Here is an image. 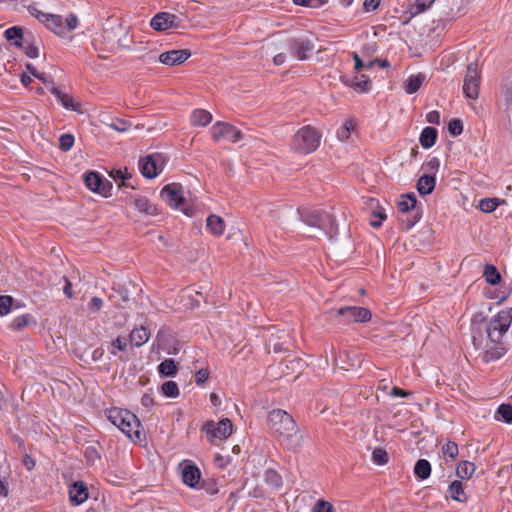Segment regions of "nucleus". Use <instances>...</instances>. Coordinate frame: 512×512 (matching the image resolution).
Masks as SVG:
<instances>
[{"mask_svg":"<svg viewBox=\"0 0 512 512\" xmlns=\"http://www.w3.org/2000/svg\"><path fill=\"white\" fill-rule=\"evenodd\" d=\"M69 498L72 504L80 505L88 498V489L83 482H74L69 489Z\"/></svg>","mask_w":512,"mask_h":512,"instance_id":"19","label":"nucleus"},{"mask_svg":"<svg viewBox=\"0 0 512 512\" xmlns=\"http://www.w3.org/2000/svg\"><path fill=\"white\" fill-rule=\"evenodd\" d=\"M448 131L453 136H458L463 131L462 121L459 119H452L448 124Z\"/></svg>","mask_w":512,"mask_h":512,"instance_id":"47","label":"nucleus"},{"mask_svg":"<svg viewBox=\"0 0 512 512\" xmlns=\"http://www.w3.org/2000/svg\"><path fill=\"white\" fill-rule=\"evenodd\" d=\"M26 68L31 75H33L34 77H36L37 79H39L40 81H42L45 84L48 83L46 75L44 73H39L33 65L27 64Z\"/></svg>","mask_w":512,"mask_h":512,"instance_id":"54","label":"nucleus"},{"mask_svg":"<svg viewBox=\"0 0 512 512\" xmlns=\"http://www.w3.org/2000/svg\"><path fill=\"white\" fill-rule=\"evenodd\" d=\"M25 54L29 58H37L39 56V49L33 44H29L25 47Z\"/></svg>","mask_w":512,"mask_h":512,"instance_id":"58","label":"nucleus"},{"mask_svg":"<svg viewBox=\"0 0 512 512\" xmlns=\"http://www.w3.org/2000/svg\"><path fill=\"white\" fill-rule=\"evenodd\" d=\"M108 126L117 132H126L132 127V124L125 119L116 118L112 119Z\"/></svg>","mask_w":512,"mask_h":512,"instance_id":"44","label":"nucleus"},{"mask_svg":"<svg viewBox=\"0 0 512 512\" xmlns=\"http://www.w3.org/2000/svg\"><path fill=\"white\" fill-rule=\"evenodd\" d=\"M415 475L424 480L427 479L431 474V465L429 461L425 459H419L414 466Z\"/></svg>","mask_w":512,"mask_h":512,"instance_id":"33","label":"nucleus"},{"mask_svg":"<svg viewBox=\"0 0 512 512\" xmlns=\"http://www.w3.org/2000/svg\"><path fill=\"white\" fill-rule=\"evenodd\" d=\"M265 482L274 489H279L282 486V477L272 469L265 472Z\"/></svg>","mask_w":512,"mask_h":512,"instance_id":"38","label":"nucleus"},{"mask_svg":"<svg viewBox=\"0 0 512 512\" xmlns=\"http://www.w3.org/2000/svg\"><path fill=\"white\" fill-rule=\"evenodd\" d=\"M150 25L156 31H166L178 28L180 20L175 14L159 12L151 19Z\"/></svg>","mask_w":512,"mask_h":512,"instance_id":"14","label":"nucleus"},{"mask_svg":"<svg viewBox=\"0 0 512 512\" xmlns=\"http://www.w3.org/2000/svg\"><path fill=\"white\" fill-rule=\"evenodd\" d=\"M426 80V75L421 72L414 75H410L404 83L405 92L407 94H413L417 92Z\"/></svg>","mask_w":512,"mask_h":512,"instance_id":"24","label":"nucleus"},{"mask_svg":"<svg viewBox=\"0 0 512 512\" xmlns=\"http://www.w3.org/2000/svg\"><path fill=\"white\" fill-rule=\"evenodd\" d=\"M448 496L458 502L464 503L467 501V495L464 492L462 483L459 480L451 482L448 487Z\"/></svg>","mask_w":512,"mask_h":512,"instance_id":"28","label":"nucleus"},{"mask_svg":"<svg viewBox=\"0 0 512 512\" xmlns=\"http://www.w3.org/2000/svg\"><path fill=\"white\" fill-rule=\"evenodd\" d=\"M85 458L89 463H94L96 460L100 458V455L97 451V449L94 446H88L85 449Z\"/></svg>","mask_w":512,"mask_h":512,"instance_id":"50","label":"nucleus"},{"mask_svg":"<svg viewBox=\"0 0 512 512\" xmlns=\"http://www.w3.org/2000/svg\"><path fill=\"white\" fill-rule=\"evenodd\" d=\"M212 114L204 109H195L190 115V122L193 126L205 127L212 122Z\"/></svg>","mask_w":512,"mask_h":512,"instance_id":"22","label":"nucleus"},{"mask_svg":"<svg viewBox=\"0 0 512 512\" xmlns=\"http://www.w3.org/2000/svg\"><path fill=\"white\" fill-rule=\"evenodd\" d=\"M28 321H29V316L28 315H21V316L16 317L13 320L11 326L14 329H21V328L25 327L28 324Z\"/></svg>","mask_w":512,"mask_h":512,"instance_id":"53","label":"nucleus"},{"mask_svg":"<svg viewBox=\"0 0 512 512\" xmlns=\"http://www.w3.org/2000/svg\"><path fill=\"white\" fill-rule=\"evenodd\" d=\"M108 419L131 441L140 442L142 440L141 423L135 414L125 409L112 408L108 411Z\"/></svg>","mask_w":512,"mask_h":512,"instance_id":"4","label":"nucleus"},{"mask_svg":"<svg viewBox=\"0 0 512 512\" xmlns=\"http://www.w3.org/2000/svg\"><path fill=\"white\" fill-rule=\"evenodd\" d=\"M211 137L214 141L218 142L225 140L228 142L236 143L241 137V131L235 126L226 122L218 121L214 123L210 129Z\"/></svg>","mask_w":512,"mask_h":512,"instance_id":"8","label":"nucleus"},{"mask_svg":"<svg viewBox=\"0 0 512 512\" xmlns=\"http://www.w3.org/2000/svg\"><path fill=\"white\" fill-rule=\"evenodd\" d=\"M158 372L163 376H173L177 372V365L173 359H165L158 365Z\"/></svg>","mask_w":512,"mask_h":512,"instance_id":"35","label":"nucleus"},{"mask_svg":"<svg viewBox=\"0 0 512 512\" xmlns=\"http://www.w3.org/2000/svg\"><path fill=\"white\" fill-rule=\"evenodd\" d=\"M496 420H502L506 423H512V406L508 404H501L496 413Z\"/></svg>","mask_w":512,"mask_h":512,"instance_id":"37","label":"nucleus"},{"mask_svg":"<svg viewBox=\"0 0 512 512\" xmlns=\"http://www.w3.org/2000/svg\"><path fill=\"white\" fill-rule=\"evenodd\" d=\"M135 209L145 215L155 216L158 214V209L155 204L150 202L146 197H136L132 202Z\"/></svg>","mask_w":512,"mask_h":512,"instance_id":"20","label":"nucleus"},{"mask_svg":"<svg viewBox=\"0 0 512 512\" xmlns=\"http://www.w3.org/2000/svg\"><path fill=\"white\" fill-rule=\"evenodd\" d=\"M435 177L431 174L421 176L417 181V190L421 195L430 194L435 188Z\"/></svg>","mask_w":512,"mask_h":512,"instance_id":"26","label":"nucleus"},{"mask_svg":"<svg viewBox=\"0 0 512 512\" xmlns=\"http://www.w3.org/2000/svg\"><path fill=\"white\" fill-rule=\"evenodd\" d=\"M88 189L104 197L111 195L112 184L97 172H89L84 178Z\"/></svg>","mask_w":512,"mask_h":512,"instance_id":"10","label":"nucleus"},{"mask_svg":"<svg viewBox=\"0 0 512 512\" xmlns=\"http://www.w3.org/2000/svg\"><path fill=\"white\" fill-rule=\"evenodd\" d=\"M416 203H417L416 196L413 193L402 195L400 200L397 203L399 212L404 213V214H406L408 212L413 213L412 219L406 220L407 221V224H406L407 229L412 228L419 221V219L421 217L418 210H416Z\"/></svg>","mask_w":512,"mask_h":512,"instance_id":"11","label":"nucleus"},{"mask_svg":"<svg viewBox=\"0 0 512 512\" xmlns=\"http://www.w3.org/2000/svg\"><path fill=\"white\" fill-rule=\"evenodd\" d=\"M149 338L150 331L145 326L135 327L129 335L131 344L136 347L143 346L148 342Z\"/></svg>","mask_w":512,"mask_h":512,"instance_id":"21","label":"nucleus"},{"mask_svg":"<svg viewBox=\"0 0 512 512\" xmlns=\"http://www.w3.org/2000/svg\"><path fill=\"white\" fill-rule=\"evenodd\" d=\"M426 120L431 124H439L440 123V113L436 110H432L427 113Z\"/></svg>","mask_w":512,"mask_h":512,"instance_id":"57","label":"nucleus"},{"mask_svg":"<svg viewBox=\"0 0 512 512\" xmlns=\"http://www.w3.org/2000/svg\"><path fill=\"white\" fill-rule=\"evenodd\" d=\"M154 403V399L152 397V395L150 393H145L142 397H141V404L144 406V407H150L152 406Z\"/></svg>","mask_w":512,"mask_h":512,"instance_id":"60","label":"nucleus"},{"mask_svg":"<svg viewBox=\"0 0 512 512\" xmlns=\"http://www.w3.org/2000/svg\"><path fill=\"white\" fill-rule=\"evenodd\" d=\"M190 55L191 53L186 49L170 50L159 55V62L168 66H175L186 61Z\"/></svg>","mask_w":512,"mask_h":512,"instance_id":"17","label":"nucleus"},{"mask_svg":"<svg viewBox=\"0 0 512 512\" xmlns=\"http://www.w3.org/2000/svg\"><path fill=\"white\" fill-rule=\"evenodd\" d=\"M372 461L377 465H384L388 461V454L384 449L376 448L372 452Z\"/></svg>","mask_w":512,"mask_h":512,"instance_id":"45","label":"nucleus"},{"mask_svg":"<svg viewBox=\"0 0 512 512\" xmlns=\"http://www.w3.org/2000/svg\"><path fill=\"white\" fill-rule=\"evenodd\" d=\"M209 373L207 370L200 369L195 375V382L197 385H202L207 381Z\"/></svg>","mask_w":512,"mask_h":512,"instance_id":"56","label":"nucleus"},{"mask_svg":"<svg viewBox=\"0 0 512 512\" xmlns=\"http://www.w3.org/2000/svg\"><path fill=\"white\" fill-rule=\"evenodd\" d=\"M162 393L169 398H176L179 395V389L174 381H166L161 387Z\"/></svg>","mask_w":512,"mask_h":512,"instance_id":"41","label":"nucleus"},{"mask_svg":"<svg viewBox=\"0 0 512 512\" xmlns=\"http://www.w3.org/2000/svg\"><path fill=\"white\" fill-rule=\"evenodd\" d=\"M182 481L185 485L194 488L199 483L201 473L199 468L191 463L180 464Z\"/></svg>","mask_w":512,"mask_h":512,"instance_id":"16","label":"nucleus"},{"mask_svg":"<svg viewBox=\"0 0 512 512\" xmlns=\"http://www.w3.org/2000/svg\"><path fill=\"white\" fill-rule=\"evenodd\" d=\"M337 314L342 316L346 322L364 323L371 319V312L363 307L347 306L338 309Z\"/></svg>","mask_w":512,"mask_h":512,"instance_id":"13","label":"nucleus"},{"mask_svg":"<svg viewBox=\"0 0 512 512\" xmlns=\"http://www.w3.org/2000/svg\"><path fill=\"white\" fill-rule=\"evenodd\" d=\"M438 132L433 127H425L419 137V142L424 149L431 148L437 139Z\"/></svg>","mask_w":512,"mask_h":512,"instance_id":"27","label":"nucleus"},{"mask_svg":"<svg viewBox=\"0 0 512 512\" xmlns=\"http://www.w3.org/2000/svg\"><path fill=\"white\" fill-rule=\"evenodd\" d=\"M28 12L31 16L37 18L47 29L58 36H65L67 33L75 30L78 26V18L70 13L65 17L56 14H47L41 12L35 6H29Z\"/></svg>","mask_w":512,"mask_h":512,"instance_id":"3","label":"nucleus"},{"mask_svg":"<svg viewBox=\"0 0 512 512\" xmlns=\"http://www.w3.org/2000/svg\"><path fill=\"white\" fill-rule=\"evenodd\" d=\"M5 37L8 41L13 42L15 46H22L23 33L21 28L16 26L8 28L5 31Z\"/></svg>","mask_w":512,"mask_h":512,"instance_id":"36","label":"nucleus"},{"mask_svg":"<svg viewBox=\"0 0 512 512\" xmlns=\"http://www.w3.org/2000/svg\"><path fill=\"white\" fill-rule=\"evenodd\" d=\"M103 306V301L101 298L99 297H93L89 304H88V308L90 311L92 312H97L99 311Z\"/></svg>","mask_w":512,"mask_h":512,"instance_id":"55","label":"nucleus"},{"mask_svg":"<svg viewBox=\"0 0 512 512\" xmlns=\"http://www.w3.org/2000/svg\"><path fill=\"white\" fill-rule=\"evenodd\" d=\"M512 307L499 311L487 324L488 340L485 344L482 358L484 362L500 359L512 345Z\"/></svg>","mask_w":512,"mask_h":512,"instance_id":"1","label":"nucleus"},{"mask_svg":"<svg viewBox=\"0 0 512 512\" xmlns=\"http://www.w3.org/2000/svg\"><path fill=\"white\" fill-rule=\"evenodd\" d=\"M499 205V200L497 198H484L479 202V209L482 212L490 213L493 212Z\"/></svg>","mask_w":512,"mask_h":512,"instance_id":"40","label":"nucleus"},{"mask_svg":"<svg viewBox=\"0 0 512 512\" xmlns=\"http://www.w3.org/2000/svg\"><path fill=\"white\" fill-rule=\"evenodd\" d=\"M440 160L437 157H432L426 164L425 168L429 174L434 175L439 170Z\"/></svg>","mask_w":512,"mask_h":512,"instance_id":"51","label":"nucleus"},{"mask_svg":"<svg viewBox=\"0 0 512 512\" xmlns=\"http://www.w3.org/2000/svg\"><path fill=\"white\" fill-rule=\"evenodd\" d=\"M353 59L355 61V65H354L355 71L358 72L364 68L365 63H363V61L361 60V58L359 57V55L357 53L353 54Z\"/></svg>","mask_w":512,"mask_h":512,"instance_id":"62","label":"nucleus"},{"mask_svg":"<svg viewBox=\"0 0 512 512\" xmlns=\"http://www.w3.org/2000/svg\"><path fill=\"white\" fill-rule=\"evenodd\" d=\"M314 50V44L310 39L299 38L289 41V51L298 60H306Z\"/></svg>","mask_w":512,"mask_h":512,"instance_id":"15","label":"nucleus"},{"mask_svg":"<svg viewBox=\"0 0 512 512\" xmlns=\"http://www.w3.org/2000/svg\"><path fill=\"white\" fill-rule=\"evenodd\" d=\"M342 82L353 88H358L362 92H366L369 90L370 82L365 75H357L354 77L342 76Z\"/></svg>","mask_w":512,"mask_h":512,"instance_id":"23","label":"nucleus"},{"mask_svg":"<svg viewBox=\"0 0 512 512\" xmlns=\"http://www.w3.org/2000/svg\"><path fill=\"white\" fill-rule=\"evenodd\" d=\"M435 0H414L409 2L408 13L410 17L413 18L421 13L428 11Z\"/></svg>","mask_w":512,"mask_h":512,"instance_id":"25","label":"nucleus"},{"mask_svg":"<svg viewBox=\"0 0 512 512\" xmlns=\"http://www.w3.org/2000/svg\"><path fill=\"white\" fill-rule=\"evenodd\" d=\"M295 5L316 8L326 3V0H293Z\"/></svg>","mask_w":512,"mask_h":512,"instance_id":"49","label":"nucleus"},{"mask_svg":"<svg viewBox=\"0 0 512 512\" xmlns=\"http://www.w3.org/2000/svg\"><path fill=\"white\" fill-rule=\"evenodd\" d=\"M483 276L487 283L496 285L501 281V275L494 265L487 264L483 270Z\"/></svg>","mask_w":512,"mask_h":512,"instance_id":"34","label":"nucleus"},{"mask_svg":"<svg viewBox=\"0 0 512 512\" xmlns=\"http://www.w3.org/2000/svg\"><path fill=\"white\" fill-rule=\"evenodd\" d=\"M51 84L50 91L53 95L61 102V104L68 110L77 111L78 110V104H75L72 97L69 95L61 92L58 88H56L53 83Z\"/></svg>","mask_w":512,"mask_h":512,"instance_id":"30","label":"nucleus"},{"mask_svg":"<svg viewBox=\"0 0 512 512\" xmlns=\"http://www.w3.org/2000/svg\"><path fill=\"white\" fill-rule=\"evenodd\" d=\"M232 422L228 419H222L215 426L213 423L206 426L207 433H211L213 437L226 439L232 434Z\"/></svg>","mask_w":512,"mask_h":512,"instance_id":"18","label":"nucleus"},{"mask_svg":"<svg viewBox=\"0 0 512 512\" xmlns=\"http://www.w3.org/2000/svg\"><path fill=\"white\" fill-rule=\"evenodd\" d=\"M206 228L215 236H220L224 233V221L217 215H210L206 220Z\"/></svg>","mask_w":512,"mask_h":512,"instance_id":"29","label":"nucleus"},{"mask_svg":"<svg viewBox=\"0 0 512 512\" xmlns=\"http://www.w3.org/2000/svg\"><path fill=\"white\" fill-rule=\"evenodd\" d=\"M458 445L455 442L449 441L442 446V453L445 458L454 460L458 455Z\"/></svg>","mask_w":512,"mask_h":512,"instance_id":"43","label":"nucleus"},{"mask_svg":"<svg viewBox=\"0 0 512 512\" xmlns=\"http://www.w3.org/2000/svg\"><path fill=\"white\" fill-rule=\"evenodd\" d=\"M480 71L477 63H470L467 66L463 81V93L466 98L476 100L479 96Z\"/></svg>","mask_w":512,"mask_h":512,"instance_id":"7","label":"nucleus"},{"mask_svg":"<svg viewBox=\"0 0 512 512\" xmlns=\"http://www.w3.org/2000/svg\"><path fill=\"white\" fill-rule=\"evenodd\" d=\"M476 470L474 463L470 461H462L458 464L456 474L461 479H469L472 477Z\"/></svg>","mask_w":512,"mask_h":512,"instance_id":"32","label":"nucleus"},{"mask_svg":"<svg viewBox=\"0 0 512 512\" xmlns=\"http://www.w3.org/2000/svg\"><path fill=\"white\" fill-rule=\"evenodd\" d=\"M379 4L380 0H365L363 6L366 11H373L378 8Z\"/></svg>","mask_w":512,"mask_h":512,"instance_id":"59","label":"nucleus"},{"mask_svg":"<svg viewBox=\"0 0 512 512\" xmlns=\"http://www.w3.org/2000/svg\"><path fill=\"white\" fill-rule=\"evenodd\" d=\"M268 426L272 434L289 450L297 451L304 442V436L293 417L286 411L274 409L268 414Z\"/></svg>","mask_w":512,"mask_h":512,"instance_id":"2","label":"nucleus"},{"mask_svg":"<svg viewBox=\"0 0 512 512\" xmlns=\"http://www.w3.org/2000/svg\"><path fill=\"white\" fill-rule=\"evenodd\" d=\"M23 465L30 471L35 467V461L30 455H25L23 458Z\"/></svg>","mask_w":512,"mask_h":512,"instance_id":"61","label":"nucleus"},{"mask_svg":"<svg viewBox=\"0 0 512 512\" xmlns=\"http://www.w3.org/2000/svg\"><path fill=\"white\" fill-rule=\"evenodd\" d=\"M109 175L119 186L133 188V186L130 184V179L132 178V175L128 172L126 168L124 170L113 169L110 171Z\"/></svg>","mask_w":512,"mask_h":512,"instance_id":"31","label":"nucleus"},{"mask_svg":"<svg viewBox=\"0 0 512 512\" xmlns=\"http://www.w3.org/2000/svg\"><path fill=\"white\" fill-rule=\"evenodd\" d=\"M74 144V136L71 134H62L59 137V147L62 151H69Z\"/></svg>","mask_w":512,"mask_h":512,"instance_id":"46","label":"nucleus"},{"mask_svg":"<svg viewBox=\"0 0 512 512\" xmlns=\"http://www.w3.org/2000/svg\"><path fill=\"white\" fill-rule=\"evenodd\" d=\"M8 495V482L0 478V496L6 497Z\"/></svg>","mask_w":512,"mask_h":512,"instance_id":"63","label":"nucleus"},{"mask_svg":"<svg viewBox=\"0 0 512 512\" xmlns=\"http://www.w3.org/2000/svg\"><path fill=\"white\" fill-rule=\"evenodd\" d=\"M163 169V156L155 153L140 159L139 170L148 179L156 177Z\"/></svg>","mask_w":512,"mask_h":512,"instance_id":"9","label":"nucleus"},{"mask_svg":"<svg viewBox=\"0 0 512 512\" xmlns=\"http://www.w3.org/2000/svg\"><path fill=\"white\" fill-rule=\"evenodd\" d=\"M320 145V134L311 126L300 128L293 136L291 148L300 154H309Z\"/></svg>","mask_w":512,"mask_h":512,"instance_id":"6","label":"nucleus"},{"mask_svg":"<svg viewBox=\"0 0 512 512\" xmlns=\"http://www.w3.org/2000/svg\"><path fill=\"white\" fill-rule=\"evenodd\" d=\"M313 512H333V506L324 500H318L313 508Z\"/></svg>","mask_w":512,"mask_h":512,"instance_id":"52","label":"nucleus"},{"mask_svg":"<svg viewBox=\"0 0 512 512\" xmlns=\"http://www.w3.org/2000/svg\"><path fill=\"white\" fill-rule=\"evenodd\" d=\"M354 129V122L352 120H346L344 124L337 130V138L341 141L347 140Z\"/></svg>","mask_w":512,"mask_h":512,"instance_id":"39","label":"nucleus"},{"mask_svg":"<svg viewBox=\"0 0 512 512\" xmlns=\"http://www.w3.org/2000/svg\"><path fill=\"white\" fill-rule=\"evenodd\" d=\"M127 346V339L125 337L118 336L111 343L110 353L115 356L117 352H125L127 350Z\"/></svg>","mask_w":512,"mask_h":512,"instance_id":"42","label":"nucleus"},{"mask_svg":"<svg viewBox=\"0 0 512 512\" xmlns=\"http://www.w3.org/2000/svg\"><path fill=\"white\" fill-rule=\"evenodd\" d=\"M13 299L10 296H0V315H6L10 312Z\"/></svg>","mask_w":512,"mask_h":512,"instance_id":"48","label":"nucleus"},{"mask_svg":"<svg viewBox=\"0 0 512 512\" xmlns=\"http://www.w3.org/2000/svg\"><path fill=\"white\" fill-rule=\"evenodd\" d=\"M160 195L163 201L176 209L184 202L183 187L178 183L167 184L162 188Z\"/></svg>","mask_w":512,"mask_h":512,"instance_id":"12","label":"nucleus"},{"mask_svg":"<svg viewBox=\"0 0 512 512\" xmlns=\"http://www.w3.org/2000/svg\"><path fill=\"white\" fill-rule=\"evenodd\" d=\"M63 292L64 294L68 297V298H72L73 297V292H72V284L69 280H66L65 282V286L63 288Z\"/></svg>","mask_w":512,"mask_h":512,"instance_id":"64","label":"nucleus"},{"mask_svg":"<svg viewBox=\"0 0 512 512\" xmlns=\"http://www.w3.org/2000/svg\"><path fill=\"white\" fill-rule=\"evenodd\" d=\"M297 214L306 225L322 230L330 238L337 233L335 217L326 211L303 209Z\"/></svg>","mask_w":512,"mask_h":512,"instance_id":"5","label":"nucleus"}]
</instances>
